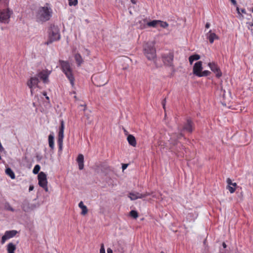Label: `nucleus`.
<instances>
[{
	"mask_svg": "<svg viewBox=\"0 0 253 253\" xmlns=\"http://www.w3.org/2000/svg\"><path fill=\"white\" fill-rule=\"evenodd\" d=\"M38 179V183L40 186L43 188L46 192H47L48 187L47 185V180L46 174L44 172L41 171L39 173Z\"/></svg>",
	"mask_w": 253,
	"mask_h": 253,
	"instance_id": "nucleus-6",
	"label": "nucleus"
},
{
	"mask_svg": "<svg viewBox=\"0 0 253 253\" xmlns=\"http://www.w3.org/2000/svg\"><path fill=\"white\" fill-rule=\"evenodd\" d=\"M34 186L30 185V187H29V191H32L34 189Z\"/></svg>",
	"mask_w": 253,
	"mask_h": 253,
	"instance_id": "nucleus-43",
	"label": "nucleus"
},
{
	"mask_svg": "<svg viewBox=\"0 0 253 253\" xmlns=\"http://www.w3.org/2000/svg\"><path fill=\"white\" fill-rule=\"evenodd\" d=\"M74 58L78 66H80L84 62V59L79 53H76L75 54Z\"/></svg>",
	"mask_w": 253,
	"mask_h": 253,
	"instance_id": "nucleus-16",
	"label": "nucleus"
},
{
	"mask_svg": "<svg viewBox=\"0 0 253 253\" xmlns=\"http://www.w3.org/2000/svg\"><path fill=\"white\" fill-rule=\"evenodd\" d=\"M64 122L63 120L60 121V126L59 127V130L64 131Z\"/></svg>",
	"mask_w": 253,
	"mask_h": 253,
	"instance_id": "nucleus-33",
	"label": "nucleus"
},
{
	"mask_svg": "<svg viewBox=\"0 0 253 253\" xmlns=\"http://www.w3.org/2000/svg\"><path fill=\"white\" fill-rule=\"evenodd\" d=\"M230 1L234 5L236 4V1L235 0H230Z\"/></svg>",
	"mask_w": 253,
	"mask_h": 253,
	"instance_id": "nucleus-47",
	"label": "nucleus"
},
{
	"mask_svg": "<svg viewBox=\"0 0 253 253\" xmlns=\"http://www.w3.org/2000/svg\"><path fill=\"white\" fill-rule=\"evenodd\" d=\"M227 189H228L231 193H233L235 191V188L232 187L231 185H228Z\"/></svg>",
	"mask_w": 253,
	"mask_h": 253,
	"instance_id": "nucleus-34",
	"label": "nucleus"
},
{
	"mask_svg": "<svg viewBox=\"0 0 253 253\" xmlns=\"http://www.w3.org/2000/svg\"><path fill=\"white\" fill-rule=\"evenodd\" d=\"M48 143L49 147L53 150L54 148V135L53 134H50L48 135Z\"/></svg>",
	"mask_w": 253,
	"mask_h": 253,
	"instance_id": "nucleus-20",
	"label": "nucleus"
},
{
	"mask_svg": "<svg viewBox=\"0 0 253 253\" xmlns=\"http://www.w3.org/2000/svg\"><path fill=\"white\" fill-rule=\"evenodd\" d=\"M247 14V15L249 16V17H248V19H251L252 18V15H251V14Z\"/></svg>",
	"mask_w": 253,
	"mask_h": 253,
	"instance_id": "nucleus-49",
	"label": "nucleus"
},
{
	"mask_svg": "<svg viewBox=\"0 0 253 253\" xmlns=\"http://www.w3.org/2000/svg\"><path fill=\"white\" fill-rule=\"evenodd\" d=\"M79 165V169L82 170L84 168V157L82 154H79L77 159Z\"/></svg>",
	"mask_w": 253,
	"mask_h": 253,
	"instance_id": "nucleus-15",
	"label": "nucleus"
},
{
	"mask_svg": "<svg viewBox=\"0 0 253 253\" xmlns=\"http://www.w3.org/2000/svg\"><path fill=\"white\" fill-rule=\"evenodd\" d=\"M11 12L8 9L0 10V23H8Z\"/></svg>",
	"mask_w": 253,
	"mask_h": 253,
	"instance_id": "nucleus-7",
	"label": "nucleus"
},
{
	"mask_svg": "<svg viewBox=\"0 0 253 253\" xmlns=\"http://www.w3.org/2000/svg\"><path fill=\"white\" fill-rule=\"evenodd\" d=\"M247 24L248 25L249 29H251L250 27H253V19H252L251 21L247 22Z\"/></svg>",
	"mask_w": 253,
	"mask_h": 253,
	"instance_id": "nucleus-36",
	"label": "nucleus"
},
{
	"mask_svg": "<svg viewBox=\"0 0 253 253\" xmlns=\"http://www.w3.org/2000/svg\"><path fill=\"white\" fill-rule=\"evenodd\" d=\"M203 67H202V62L201 61H198L194 64L193 66V74L199 77L201 72H202Z\"/></svg>",
	"mask_w": 253,
	"mask_h": 253,
	"instance_id": "nucleus-13",
	"label": "nucleus"
},
{
	"mask_svg": "<svg viewBox=\"0 0 253 253\" xmlns=\"http://www.w3.org/2000/svg\"><path fill=\"white\" fill-rule=\"evenodd\" d=\"M16 249V245L12 243H9L7 246V251L8 253H14Z\"/></svg>",
	"mask_w": 253,
	"mask_h": 253,
	"instance_id": "nucleus-18",
	"label": "nucleus"
},
{
	"mask_svg": "<svg viewBox=\"0 0 253 253\" xmlns=\"http://www.w3.org/2000/svg\"><path fill=\"white\" fill-rule=\"evenodd\" d=\"M60 39V35L58 26L51 24L48 30V39L45 43L49 45L53 42L59 40Z\"/></svg>",
	"mask_w": 253,
	"mask_h": 253,
	"instance_id": "nucleus-4",
	"label": "nucleus"
},
{
	"mask_svg": "<svg viewBox=\"0 0 253 253\" xmlns=\"http://www.w3.org/2000/svg\"><path fill=\"white\" fill-rule=\"evenodd\" d=\"M40 81L38 77L34 76L31 77L27 82V84L28 86L30 88L31 93L32 95L33 94V90L35 88L38 87V84Z\"/></svg>",
	"mask_w": 253,
	"mask_h": 253,
	"instance_id": "nucleus-8",
	"label": "nucleus"
},
{
	"mask_svg": "<svg viewBox=\"0 0 253 253\" xmlns=\"http://www.w3.org/2000/svg\"><path fill=\"white\" fill-rule=\"evenodd\" d=\"M252 12H253V9H252Z\"/></svg>",
	"mask_w": 253,
	"mask_h": 253,
	"instance_id": "nucleus-55",
	"label": "nucleus"
},
{
	"mask_svg": "<svg viewBox=\"0 0 253 253\" xmlns=\"http://www.w3.org/2000/svg\"><path fill=\"white\" fill-rule=\"evenodd\" d=\"M131 2L133 3V4H135L136 3V0H131Z\"/></svg>",
	"mask_w": 253,
	"mask_h": 253,
	"instance_id": "nucleus-51",
	"label": "nucleus"
},
{
	"mask_svg": "<svg viewBox=\"0 0 253 253\" xmlns=\"http://www.w3.org/2000/svg\"><path fill=\"white\" fill-rule=\"evenodd\" d=\"M207 38L211 43H213L214 40L218 39V37L214 33H212L211 30H210L207 34Z\"/></svg>",
	"mask_w": 253,
	"mask_h": 253,
	"instance_id": "nucleus-14",
	"label": "nucleus"
},
{
	"mask_svg": "<svg viewBox=\"0 0 253 253\" xmlns=\"http://www.w3.org/2000/svg\"><path fill=\"white\" fill-rule=\"evenodd\" d=\"M208 65L211 70L215 74L216 77L219 78L221 76L222 73L219 68L216 64L214 63H209Z\"/></svg>",
	"mask_w": 253,
	"mask_h": 253,
	"instance_id": "nucleus-12",
	"label": "nucleus"
},
{
	"mask_svg": "<svg viewBox=\"0 0 253 253\" xmlns=\"http://www.w3.org/2000/svg\"><path fill=\"white\" fill-rule=\"evenodd\" d=\"M160 253H165L163 251H162Z\"/></svg>",
	"mask_w": 253,
	"mask_h": 253,
	"instance_id": "nucleus-54",
	"label": "nucleus"
},
{
	"mask_svg": "<svg viewBox=\"0 0 253 253\" xmlns=\"http://www.w3.org/2000/svg\"><path fill=\"white\" fill-rule=\"evenodd\" d=\"M40 169H41V167H40V165H36L33 169V173H34L35 174H38L40 170Z\"/></svg>",
	"mask_w": 253,
	"mask_h": 253,
	"instance_id": "nucleus-27",
	"label": "nucleus"
},
{
	"mask_svg": "<svg viewBox=\"0 0 253 253\" xmlns=\"http://www.w3.org/2000/svg\"><path fill=\"white\" fill-rule=\"evenodd\" d=\"M58 146H59V150H61L62 149V145L63 144H58Z\"/></svg>",
	"mask_w": 253,
	"mask_h": 253,
	"instance_id": "nucleus-48",
	"label": "nucleus"
},
{
	"mask_svg": "<svg viewBox=\"0 0 253 253\" xmlns=\"http://www.w3.org/2000/svg\"><path fill=\"white\" fill-rule=\"evenodd\" d=\"M100 253H105V250L103 244H102L101 245Z\"/></svg>",
	"mask_w": 253,
	"mask_h": 253,
	"instance_id": "nucleus-37",
	"label": "nucleus"
},
{
	"mask_svg": "<svg viewBox=\"0 0 253 253\" xmlns=\"http://www.w3.org/2000/svg\"><path fill=\"white\" fill-rule=\"evenodd\" d=\"M144 52L147 58L149 60H153L156 57V50L152 43H147L144 47Z\"/></svg>",
	"mask_w": 253,
	"mask_h": 253,
	"instance_id": "nucleus-5",
	"label": "nucleus"
},
{
	"mask_svg": "<svg viewBox=\"0 0 253 253\" xmlns=\"http://www.w3.org/2000/svg\"><path fill=\"white\" fill-rule=\"evenodd\" d=\"M51 73V71L47 70H43L39 72L36 76L38 77L42 81L44 84H48L49 83L48 77Z\"/></svg>",
	"mask_w": 253,
	"mask_h": 253,
	"instance_id": "nucleus-9",
	"label": "nucleus"
},
{
	"mask_svg": "<svg viewBox=\"0 0 253 253\" xmlns=\"http://www.w3.org/2000/svg\"><path fill=\"white\" fill-rule=\"evenodd\" d=\"M222 246H223V247L224 248H226V245L225 244V243H223V244H222Z\"/></svg>",
	"mask_w": 253,
	"mask_h": 253,
	"instance_id": "nucleus-50",
	"label": "nucleus"
},
{
	"mask_svg": "<svg viewBox=\"0 0 253 253\" xmlns=\"http://www.w3.org/2000/svg\"><path fill=\"white\" fill-rule=\"evenodd\" d=\"M127 140L129 145L133 147H135L136 145V141L135 137L131 134H128L127 137Z\"/></svg>",
	"mask_w": 253,
	"mask_h": 253,
	"instance_id": "nucleus-17",
	"label": "nucleus"
},
{
	"mask_svg": "<svg viewBox=\"0 0 253 253\" xmlns=\"http://www.w3.org/2000/svg\"><path fill=\"white\" fill-rule=\"evenodd\" d=\"M0 148H2V147H0Z\"/></svg>",
	"mask_w": 253,
	"mask_h": 253,
	"instance_id": "nucleus-56",
	"label": "nucleus"
},
{
	"mask_svg": "<svg viewBox=\"0 0 253 253\" xmlns=\"http://www.w3.org/2000/svg\"><path fill=\"white\" fill-rule=\"evenodd\" d=\"M162 105L163 107V108L165 109V105H166V99H165L163 102H162Z\"/></svg>",
	"mask_w": 253,
	"mask_h": 253,
	"instance_id": "nucleus-42",
	"label": "nucleus"
},
{
	"mask_svg": "<svg viewBox=\"0 0 253 253\" xmlns=\"http://www.w3.org/2000/svg\"><path fill=\"white\" fill-rule=\"evenodd\" d=\"M237 13L238 14L242 16V17H243V15L241 14V12L243 13H244V14H247L246 13V10L244 8H242L241 9H240L238 7H237Z\"/></svg>",
	"mask_w": 253,
	"mask_h": 253,
	"instance_id": "nucleus-30",
	"label": "nucleus"
},
{
	"mask_svg": "<svg viewBox=\"0 0 253 253\" xmlns=\"http://www.w3.org/2000/svg\"><path fill=\"white\" fill-rule=\"evenodd\" d=\"M5 208L8 211H14V209L13 208H12L11 207V206L9 204H8L7 205L5 206Z\"/></svg>",
	"mask_w": 253,
	"mask_h": 253,
	"instance_id": "nucleus-35",
	"label": "nucleus"
},
{
	"mask_svg": "<svg viewBox=\"0 0 253 253\" xmlns=\"http://www.w3.org/2000/svg\"><path fill=\"white\" fill-rule=\"evenodd\" d=\"M52 10L50 7L43 6L39 8L37 14V21L44 22L48 21L52 16Z\"/></svg>",
	"mask_w": 253,
	"mask_h": 253,
	"instance_id": "nucleus-2",
	"label": "nucleus"
},
{
	"mask_svg": "<svg viewBox=\"0 0 253 253\" xmlns=\"http://www.w3.org/2000/svg\"><path fill=\"white\" fill-rule=\"evenodd\" d=\"M158 25L163 28H166L169 26V24L167 22L159 20V22L158 23Z\"/></svg>",
	"mask_w": 253,
	"mask_h": 253,
	"instance_id": "nucleus-24",
	"label": "nucleus"
},
{
	"mask_svg": "<svg viewBox=\"0 0 253 253\" xmlns=\"http://www.w3.org/2000/svg\"><path fill=\"white\" fill-rule=\"evenodd\" d=\"M58 137L63 138H64V131H59Z\"/></svg>",
	"mask_w": 253,
	"mask_h": 253,
	"instance_id": "nucleus-38",
	"label": "nucleus"
},
{
	"mask_svg": "<svg viewBox=\"0 0 253 253\" xmlns=\"http://www.w3.org/2000/svg\"><path fill=\"white\" fill-rule=\"evenodd\" d=\"M130 215L134 218H136L138 217V213L136 211L132 210L129 212Z\"/></svg>",
	"mask_w": 253,
	"mask_h": 253,
	"instance_id": "nucleus-29",
	"label": "nucleus"
},
{
	"mask_svg": "<svg viewBox=\"0 0 253 253\" xmlns=\"http://www.w3.org/2000/svg\"><path fill=\"white\" fill-rule=\"evenodd\" d=\"M211 74V72L209 71L205 70L203 72H201L199 76V77H207L209 76Z\"/></svg>",
	"mask_w": 253,
	"mask_h": 253,
	"instance_id": "nucleus-26",
	"label": "nucleus"
},
{
	"mask_svg": "<svg viewBox=\"0 0 253 253\" xmlns=\"http://www.w3.org/2000/svg\"><path fill=\"white\" fill-rule=\"evenodd\" d=\"M159 22V20H153L150 22H147L146 24L148 27H157L158 26V23Z\"/></svg>",
	"mask_w": 253,
	"mask_h": 253,
	"instance_id": "nucleus-23",
	"label": "nucleus"
},
{
	"mask_svg": "<svg viewBox=\"0 0 253 253\" xmlns=\"http://www.w3.org/2000/svg\"><path fill=\"white\" fill-rule=\"evenodd\" d=\"M5 173L7 175L9 176L11 179H14L15 178L14 173L10 168L6 169Z\"/></svg>",
	"mask_w": 253,
	"mask_h": 253,
	"instance_id": "nucleus-22",
	"label": "nucleus"
},
{
	"mask_svg": "<svg viewBox=\"0 0 253 253\" xmlns=\"http://www.w3.org/2000/svg\"><path fill=\"white\" fill-rule=\"evenodd\" d=\"M42 94L43 96H44L46 98V99L47 100H49V97L47 95V93L46 92H43L42 93Z\"/></svg>",
	"mask_w": 253,
	"mask_h": 253,
	"instance_id": "nucleus-40",
	"label": "nucleus"
},
{
	"mask_svg": "<svg viewBox=\"0 0 253 253\" xmlns=\"http://www.w3.org/2000/svg\"><path fill=\"white\" fill-rule=\"evenodd\" d=\"M127 167V164H125V165H123V166H122L123 169H125Z\"/></svg>",
	"mask_w": 253,
	"mask_h": 253,
	"instance_id": "nucleus-46",
	"label": "nucleus"
},
{
	"mask_svg": "<svg viewBox=\"0 0 253 253\" xmlns=\"http://www.w3.org/2000/svg\"><path fill=\"white\" fill-rule=\"evenodd\" d=\"M163 61L164 64L167 66H170L172 65L173 60V54L171 52L165 54L163 55Z\"/></svg>",
	"mask_w": 253,
	"mask_h": 253,
	"instance_id": "nucleus-11",
	"label": "nucleus"
},
{
	"mask_svg": "<svg viewBox=\"0 0 253 253\" xmlns=\"http://www.w3.org/2000/svg\"><path fill=\"white\" fill-rule=\"evenodd\" d=\"M22 208L23 210L24 211H28V207H26V206L24 205H23Z\"/></svg>",
	"mask_w": 253,
	"mask_h": 253,
	"instance_id": "nucleus-41",
	"label": "nucleus"
},
{
	"mask_svg": "<svg viewBox=\"0 0 253 253\" xmlns=\"http://www.w3.org/2000/svg\"><path fill=\"white\" fill-rule=\"evenodd\" d=\"M70 6H76L78 4V0H68Z\"/></svg>",
	"mask_w": 253,
	"mask_h": 253,
	"instance_id": "nucleus-31",
	"label": "nucleus"
},
{
	"mask_svg": "<svg viewBox=\"0 0 253 253\" xmlns=\"http://www.w3.org/2000/svg\"><path fill=\"white\" fill-rule=\"evenodd\" d=\"M134 193L135 194L138 199H142L143 198L146 197L148 195H150V194L149 193H146L145 194H141L138 192H135Z\"/></svg>",
	"mask_w": 253,
	"mask_h": 253,
	"instance_id": "nucleus-25",
	"label": "nucleus"
},
{
	"mask_svg": "<svg viewBox=\"0 0 253 253\" xmlns=\"http://www.w3.org/2000/svg\"><path fill=\"white\" fill-rule=\"evenodd\" d=\"M200 58V56L198 54H195L190 56L189 57V61L190 64L192 65L194 61L198 60Z\"/></svg>",
	"mask_w": 253,
	"mask_h": 253,
	"instance_id": "nucleus-21",
	"label": "nucleus"
},
{
	"mask_svg": "<svg viewBox=\"0 0 253 253\" xmlns=\"http://www.w3.org/2000/svg\"><path fill=\"white\" fill-rule=\"evenodd\" d=\"M227 183L228 184V185H232L234 187H236L237 186V183H233L232 182V180L230 178H228L227 179Z\"/></svg>",
	"mask_w": 253,
	"mask_h": 253,
	"instance_id": "nucleus-32",
	"label": "nucleus"
},
{
	"mask_svg": "<svg viewBox=\"0 0 253 253\" xmlns=\"http://www.w3.org/2000/svg\"><path fill=\"white\" fill-rule=\"evenodd\" d=\"M143 23H146V19H144V20H143Z\"/></svg>",
	"mask_w": 253,
	"mask_h": 253,
	"instance_id": "nucleus-53",
	"label": "nucleus"
},
{
	"mask_svg": "<svg viewBox=\"0 0 253 253\" xmlns=\"http://www.w3.org/2000/svg\"><path fill=\"white\" fill-rule=\"evenodd\" d=\"M124 132H125V133L126 134H127V131L125 129H124Z\"/></svg>",
	"mask_w": 253,
	"mask_h": 253,
	"instance_id": "nucleus-52",
	"label": "nucleus"
},
{
	"mask_svg": "<svg viewBox=\"0 0 253 253\" xmlns=\"http://www.w3.org/2000/svg\"><path fill=\"white\" fill-rule=\"evenodd\" d=\"M107 251V253H113V251L110 248H108Z\"/></svg>",
	"mask_w": 253,
	"mask_h": 253,
	"instance_id": "nucleus-44",
	"label": "nucleus"
},
{
	"mask_svg": "<svg viewBox=\"0 0 253 253\" xmlns=\"http://www.w3.org/2000/svg\"><path fill=\"white\" fill-rule=\"evenodd\" d=\"M194 128V123L190 119H187L186 123L184 124L182 129L179 130L180 133L179 134H173L169 139V142L173 145L177 144V139L183 136L182 133V130L186 131L188 132L191 133L193 131Z\"/></svg>",
	"mask_w": 253,
	"mask_h": 253,
	"instance_id": "nucleus-1",
	"label": "nucleus"
},
{
	"mask_svg": "<svg viewBox=\"0 0 253 253\" xmlns=\"http://www.w3.org/2000/svg\"><path fill=\"white\" fill-rule=\"evenodd\" d=\"M128 197L131 200H135L138 199L134 192H130L129 193Z\"/></svg>",
	"mask_w": 253,
	"mask_h": 253,
	"instance_id": "nucleus-28",
	"label": "nucleus"
},
{
	"mask_svg": "<svg viewBox=\"0 0 253 253\" xmlns=\"http://www.w3.org/2000/svg\"><path fill=\"white\" fill-rule=\"evenodd\" d=\"M63 138H59L58 137V140H57V143L58 144H63Z\"/></svg>",
	"mask_w": 253,
	"mask_h": 253,
	"instance_id": "nucleus-39",
	"label": "nucleus"
},
{
	"mask_svg": "<svg viewBox=\"0 0 253 253\" xmlns=\"http://www.w3.org/2000/svg\"><path fill=\"white\" fill-rule=\"evenodd\" d=\"M59 62L62 72L65 74L73 86L74 85V77L69 62L62 60H60Z\"/></svg>",
	"mask_w": 253,
	"mask_h": 253,
	"instance_id": "nucleus-3",
	"label": "nucleus"
},
{
	"mask_svg": "<svg viewBox=\"0 0 253 253\" xmlns=\"http://www.w3.org/2000/svg\"><path fill=\"white\" fill-rule=\"evenodd\" d=\"M17 233V231L14 230L5 231L4 235L1 238V244H3L8 239L14 237Z\"/></svg>",
	"mask_w": 253,
	"mask_h": 253,
	"instance_id": "nucleus-10",
	"label": "nucleus"
},
{
	"mask_svg": "<svg viewBox=\"0 0 253 253\" xmlns=\"http://www.w3.org/2000/svg\"><path fill=\"white\" fill-rule=\"evenodd\" d=\"M79 207L82 209L81 214L85 215L87 213L88 210L86 206L84 205L83 202L81 201L79 204Z\"/></svg>",
	"mask_w": 253,
	"mask_h": 253,
	"instance_id": "nucleus-19",
	"label": "nucleus"
},
{
	"mask_svg": "<svg viewBox=\"0 0 253 253\" xmlns=\"http://www.w3.org/2000/svg\"><path fill=\"white\" fill-rule=\"evenodd\" d=\"M210 27V24L209 23H207L205 25L206 28L208 29Z\"/></svg>",
	"mask_w": 253,
	"mask_h": 253,
	"instance_id": "nucleus-45",
	"label": "nucleus"
}]
</instances>
